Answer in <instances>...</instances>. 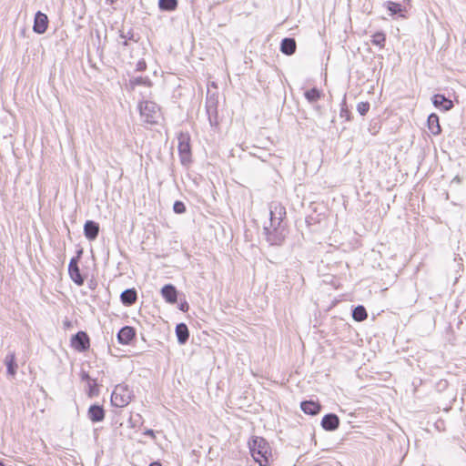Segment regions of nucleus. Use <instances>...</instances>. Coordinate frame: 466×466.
<instances>
[{"label": "nucleus", "instance_id": "nucleus-1", "mask_svg": "<svg viewBox=\"0 0 466 466\" xmlns=\"http://www.w3.org/2000/svg\"><path fill=\"white\" fill-rule=\"evenodd\" d=\"M285 217L286 209L279 202L273 201L269 204V225L264 227V232L270 245H280L285 239Z\"/></svg>", "mask_w": 466, "mask_h": 466}, {"label": "nucleus", "instance_id": "nucleus-2", "mask_svg": "<svg viewBox=\"0 0 466 466\" xmlns=\"http://www.w3.org/2000/svg\"><path fill=\"white\" fill-rule=\"evenodd\" d=\"M248 447L253 459L259 464V466H268L271 451L268 443L262 437H253L248 441Z\"/></svg>", "mask_w": 466, "mask_h": 466}, {"label": "nucleus", "instance_id": "nucleus-3", "mask_svg": "<svg viewBox=\"0 0 466 466\" xmlns=\"http://www.w3.org/2000/svg\"><path fill=\"white\" fill-rule=\"evenodd\" d=\"M142 121L149 125H157L161 119V112L158 106L153 101H142L138 105Z\"/></svg>", "mask_w": 466, "mask_h": 466}, {"label": "nucleus", "instance_id": "nucleus-4", "mask_svg": "<svg viewBox=\"0 0 466 466\" xmlns=\"http://www.w3.org/2000/svg\"><path fill=\"white\" fill-rule=\"evenodd\" d=\"M133 396V391L127 385L118 384L111 394V403L116 407L123 408L129 404Z\"/></svg>", "mask_w": 466, "mask_h": 466}, {"label": "nucleus", "instance_id": "nucleus-5", "mask_svg": "<svg viewBox=\"0 0 466 466\" xmlns=\"http://www.w3.org/2000/svg\"><path fill=\"white\" fill-rule=\"evenodd\" d=\"M177 139L180 161L183 165H187L191 162L190 137L187 134L180 133Z\"/></svg>", "mask_w": 466, "mask_h": 466}, {"label": "nucleus", "instance_id": "nucleus-6", "mask_svg": "<svg viewBox=\"0 0 466 466\" xmlns=\"http://www.w3.org/2000/svg\"><path fill=\"white\" fill-rule=\"evenodd\" d=\"M72 346L78 351H84L89 348V338L84 331L77 332L71 339Z\"/></svg>", "mask_w": 466, "mask_h": 466}, {"label": "nucleus", "instance_id": "nucleus-7", "mask_svg": "<svg viewBox=\"0 0 466 466\" xmlns=\"http://www.w3.org/2000/svg\"><path fill=\"white\" fill-rule=\"evenodd\" d=\"M68 272L71 279L78 286L84 284V279L81 276L80 269L77 265V258H72L68 265Z\"/></svg>", "mask_w": 466, "mask_h": 466}, {"label": "nucleus", "instance_id": "nucleus-8", "mask_svg": "<svg viewBox=\"0 0 466 466\" xmlns=\"http://www.w3.org/2000/svg\"><path fill=\"white\" fill-rule=\"evenodd\" d=\"M47 25H48L47 15H45L44 13L38 11L35 16L34 26H33L34 32H35L36 34H44L47 29Z\"/></svg>", "mask_w": 466, "mask_h": 466}, {"label": "nucleus", "instance_id": "nucleus-9", "mask_svg": "<svg viewBox=\"0 0 466 466\" xmlns=\"http://www.w3.org/2000/svg\"><path fill=\"white\" fill-rule=\"evenodd\" d=\"M433 105L443 111H449L453 107V102L443 95L436 94L431 98Z\"/></svg>", "mask_w": 466, "mask_h": 466}, {"label": "nucleus", "instance_id": "nucleus-10", "mask_svg": "<svg viewBox=\"0 0 466 466\" xmlns=\"http://www.w3.org/2000/svg\"><path fill=\"white\" fill-rule=\"evenodd\" d=\"M99 233V225L93 221L87 220L84 225V234L89 240H94L97 238Z\"/></svg>", "mask_w": 466, "mask_h": 466}, {"label": "nucleus", "instance_id": "nucleus-11", "mask_svg": "<svg viewBox=\"0 0 466 466\" xmlns=\"http://www.w3.org/2000/svg\"><path fill=\"white\" fill-rule=\"evenodd\" d=\"M135 334V329L132 327L126 326L119 330L117 339L121 344H128L134 339Z\"/></svg>", "mask_w": 466, "mask_h": 466}, {"label": "nucleus", "instance_id": "nucleus-12", "mask_svg": "<svg viewBox=\"0 0 466 466\" xmlns=\"http://www.w3.org/2000/svg\"><path fill=\"white\" fill-rule=\"evenodd\" d=\"M427 126H428L429 131L433 136H438L441 133V127L440 124V119L436 114L432 113L428 116Z\"/></svg>", "mask_w": 466, "mask_h": 466}, {"label": "nucleus", "instance_id": "nucleus-13", "mask_svg": "<svg viewBox=\"0 0 466 466\" xmlns=\"http://www.w3.org/2000/svg\"><path fill=\"white\" fill-rule=\"evenodd\" d=\"M161 295L166 299V301L170 304L177 302V292L176 288L171 284L165 285L162 288Z\"/></svg>", "mask_w": 466, "mask_h": 466}, {"label": "nucleus", "instance_id": "nucleus-14", "mask_svg": "<svg viewBox=\"0 0 466 466\" xmlns=\"http://www.w3.org/2000/svg\"><path fill=\"white\" fill-rule=\"evenodd\" d=\"M87 415H88V418L93 422H99V421H102L105 418V410L99 405H92L88 409Z\"/></svg>", "mask_w": 466, "mask_h": 466}, {"label": "nucleus", "instance_id": "nucleus-15", "mask_svg": "<svg viewBox=\"0 0 466 466\" xmlns=\"http://www.w3.org/2000/svg\"><path fill=\"white\" fill-rule=\"evenodd\" d=\"M339 419L335 414H327L322 418V428L327 431H334L339 427Z\"/></svg>", "mask_w": 466, "mask_h": 466}, {"label": "nucleus", "instance_id": "nucleus-16", "mask_svg": "<svg viewBox=\"0 0 466 466\" xmlns=\"http://www.w3.org/2000/svg\"><path fill=\"white\" fill-rule=\"evenodd\" d=\"M137 299V291L134 289H126L120 295L121 302L126 306L133 305Z\"/></svg>", "mask_w": 466, "mask_h": 466}, {"label": "nucleus", "instance_id": "nucleus-17", "mask_svg": "<svg viewBox=\"0 0 466 466\" xmlns=\"http://www.w3.org/2000/svg\"><path fill=\"white\" fill-rule=\"evenodd\" d=\"M5 364L7 369V374L10 376H15L17 370V365L15 363V352H9L5 358Z\"/></svg>", "mask_w": 466, "mask_h": 466}, {"label": "nucleus", "instance_id": "nucleus-18", "mask_svg": "<svg viewBox=\"0 0 466 466\" xmlns=\"http://www.w3.org/2000/svg\"><path fill=\"white\" fill-rule=\"evenodd\" d=\"M301 410L309 415H316L320 410V405L318 402L312 400H306L301 402Z\"/></svg>", "mask_w": 466, "mask_h": 466}, {"label": "nucleus", "instance_id": "nucleus-19", "mask_svg": "<svg viewBox=\"0 0 466 466\" xmlns=\"http://www.w3.org/2000/svg\"><path fill=\"white\" fill-rule=\"evenodd\" d=\"M296 41L293 38H284L281 41L280 50L283 54L290 56L296 51Z\"/></svg>", "mask_w": 466, "mask_h": 466}, {"label": "nucleus", "instance_id": "nucleus-20", "mask_svg": "<svg viewBox=\"0 0 466 466\" xmlns=\"http://www.w3.org/2000/svg\"><path fill=\"white\" fill-rule=\"evenodd\" d=\"M176 334L179 344H185L189 337V331L186 324L180 323L176 327Z\"/></svg>", "mask_w": 466, "mask_h": 466}, {"label": "nucleus", "instance_id": "nucleus-21", "mask_svg": "<svg viewBox=\"0 0 466 466\" xmlns=\"http://www.w3.org/2000/svg\"><path fill=\"white\" fill-rule=\"evenodd\" d=\"M386 7L388 11L390 13V15L400 14L401 17H406V15L403 14V12H405L406 10L400 4L389 1L386 4Z\"/></svg>", "mask_w": 466, "mask_h": 466}, {"label": "nucleus", "instance_id": "nucleus-22", "mask_svg": "<svg viewBox=\"0 0 466 466\" xmlns=\"http://www.w3.org/2000/svg\"><path fill=\"white\" fill-rule=\"evenodd\" d=\"M371 43L379 48L383 49L386 44V35L383 32L374 33L371 36Z\"/></svg>", "mask_w": 466, "mask_h": 466}, {"label": "nucleus", "instance_id": "nucleus-23", "mask_svg": "<svg viewBox=\"0 0 466 466\" xmlns=\"http://www.w3.org/2000/svg\"><path fill=\"white\" fill-rule=\"evenodd\" d=\"M158 6L163 11H174L177 7V0H159Z\"/></svg>", "mask_w": 466, "mask_h": 466}, {"label": "nucleus", "instance_id": "nucleus-24", "mask_svg": "<svg viewBox=\"0 0 466 466\" xmlns=\"http://www.w3.org/2000/svg\"><path fill=\"white\" fill-rule=\"evenodd\" d=\"M352 318L356 321H363L368 318V313L363 306H358L352 312Z\"/></svg>", "mask_w": 466, "mask_h": 466}, {"label": "nucleus", "instance_id": "nucleus-25", "mask_svg": "<svg viewBox=\"0 0 466 466\" xmlns=\"http://www.w3.org/2000/svg\"><path fill=\"white\" fill-rule=\"evenodd\" d=\"M306 99L309 103L317 102L320 96L319 91L317 88H311L304 92Z\"/></svg>", "mask_w": 466, "mask_h": 466}, {"label": "nucleus", "instance_id": "nucleus-26", "mask_svg": "<svg viewBox=\"0 0 466 466\" xmlns=\"http://www.w3.org/2000/svg\"><path fill=\"white\" fill-rule=\"evenodd\" d=\"M130 86L132 88H135L137 86H150L151 82L147 77L137 76L130 79Z\"/></svg>", "mask_w": 466, "mask_h": 466}, {"label": "nucleus", "instance_id": "nucleus-27", "mask_svg": "<svg viewBox=\"0 0 466 466\" xmlns=\"http://www.w3.org/2000/svg\"><path fill=\"white\" fill-rule=\"evenodd\" d=\"M319 214H311V215H308L306 217V223L308 224V226L310 228V227H314V226H317L319 222Z\"/></svg>", "mask_w": 466, "mask_h": 466}, {"label": "nucleus", "instance_id": "nucleus-28", "mask_svg": "<svg viewBox=\"0 0 466 466\" xmlns=\"http://www.w3.org/2000/svg\"><path fill=\"white\" fill-rule=\"evenodd\" d=\"M357 110L361 116H365L370 110V103L369 102H360L357 105Z\"/></svg>", "mask_w": 466, "mask_h": 466}, {"label": "nucleus", "instance_id": "nucleus-29", "mask_svg": "<svg viewBox=\"0 0 466 466\" xmlns=\"http://www.w3.org/2000/svg\"><path fill=\"white\" fill-rule=\"evenodd\" d=\"M173 210L177 214H183L186 211L185 204L181 201H176L173 206Z\"/></svg>", "mask_w": 466, "mask_h": 466}, {"label": "nucleus", "instance_id": "nucleus-30", "mask_svg": "<svg viewBox=\"0 0 466 466\" xmlns=\"http://www.w3.org/2000/svg\"><path fill=\"white\" fill-rule=\"evenodd\" d=\"M88 389H89V395L94 396L98 393L97 385L96 383L95 380H90L87 381Z\"/></svg>", "mask_w": 466, "mask_h": 466}, {"label": "nucleus", "instance_id": "nucleus-31", "mask_svg": "<svg viewBox=\"0 0 466 466\" xmlns=\"http://www.w3.org/2000/svg\"><path fill=\"white\" fill-rule=\"evenodd\" d=\"M146 66H147L146 62L144 60H141L137 64V70L143 71L146 69Z\"/></svg>", "mask_w": 466, "mask_h": 466}, {"label": "nucleus", "instance_id": "nucleus-32", "mask_svg": "<svg viewBox=\"0 0 466 466\" xmlns=\"http://www.w3.org/2000/svg\"><path fill=\"white\" fill-rule=\"evenodd\" d=\"M341 116L346 117V120L350 119V112L346 108L341 110Z\"/></svg>", "mask_w": 466, "mask_h": 466}, {"label": "nucleus", "instance_id": "nucleus-33", "mask_svg": "<svg viewBox=\"0 0 466 466\" xmlns=\"http://www.w3.org/2000/svg\"><path fill=\"white\" fill-rule=\"evenodd\" d=\"M179 309L182 310V311H187L188 309V304L185 301L183 303L180 304L179 306Z\"/></svg>", "mask_w": 466, "mask_h": 466}, {"label": "nucleus", "instance_id": "nucleus-34", "mask_svg": "<svg viewBox=\"0 0 466 466\" xmlns=\"http://www.w3.org/2000/svg\"><path fill=\"white\" fill-rule=\"evenodd\" d=\"M81 378H82V380H86V381H88V380H92V379L89 377V375H88L86 372H85V371H83V372L81 373Z\"/></svg>", "mask_w": 466, "mask_h": 466}, {"label": "nucleus", "instance_id": "nucleus-35", "mask_svg": "<svg viewBox=\"0 0 466 466\" xmlns=\"http://www.w3.org/2000/svg\"><path fill=\"white\" fill-rule=\"evenodd\" d=\"M145 435H147V436H150L152 438L155 437V432L153 430H147L145 432H144Z\"/></svg>", "mask_w": 466, "mask_h": 466}, {"label": "nucleus", "instance_id": "nucleus-36", "mask_svg": "<svg viewBox=\"0 0 466 466\" xmlns=\"http://www.w3.org/2000/svg\"><path fill=\"white\" fill-rule=\"evenodd\" d=\"M149 466H162V465H161V463H160V462H158V461H154V462H151V463L149 464Z\"/></svg>", "mask_w": 466, "mask_h": 466}, {"label": "nucleus", "instance_id": "nucleus-37", "mask_svg": "<svg viewBox=\"0 0 466 466\" xmlns=\"http://www.w3.org/2000/svg\"><path fill=\"white\" fill-rule=\"evenodd\" d=\"M107 3L113 4L116 0H106Z\"/></svg>", "mask_w": 466, "mask_h": 466}, {"label": "nucleus", "instance_id": "nucleus-38", "mask_svg": "<svg viewBox=\"0 0 466 466\" xmlns=\"http://www.w3.org/2000/svg\"><path fill=\"white\" fill-rule=\"evenodd\" d=\"M0 466H5V464L0 461Z\"/></svg>", "mask_w": 466, "mask_h": 466}]
</instances>
